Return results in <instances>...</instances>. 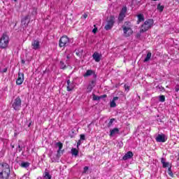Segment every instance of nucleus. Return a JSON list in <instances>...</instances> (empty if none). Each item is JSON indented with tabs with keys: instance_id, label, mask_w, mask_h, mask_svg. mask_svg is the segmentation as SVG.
Returning a JSON list of instances; mask_svg holds the SVG:
<instances>
[{
	"instance_id": "44",
	"label": "nucleus",
	"mask_w": 179,
	"mask_h": 179,
	"mask_svg": "<svg viewBox=\"0 0 179 179\" xmlns=\"http://www.w3.org/2000/svg\"><path fill=\"white\" fill-rule=\"evenodd\" d=\"M76 55H79V53L76 52Z\"/></svg>"
},
{
	"instance_id": "23",
	"label": "nucleus",
	"mask_w": 179,
	"mask_h": 179,
	"mask_svg": "<svg viewBox=\"0 0 179 179\" xmlns=\"http://www.w3.org/2000/svg\"><path fill=\"white\" fill-rule=\"evenodd\" d=\"M71 155L72 156H78V155H79V150H78V149L76 148H72L71 149Z\"/></svg>"
},
{
	"instance_id": "40",
	"label": "nucleus",
	"mask_w": 179,
	"mask_h": 179,
	"mask_svg": "<svg viewBox=\"0 0 179 179\" xmlns=\"http://www.w3.org/2000/svg\"><path fill=\"white\" fill-rule=\"evenodd\" d=\"M92 33H94V34L97 33V28H94V29L92 30Z\"/></svg>"
},
{
	"instance_id": "35",
	"label": "nucleus",
	"mask_w": 179,
	"mask_h": 179,
	"mask_svg": "<svg viewBox=\"0 0 179 179\" xmlns=\"http://www.w3.org/2000/svg\"><path fill=\"white\" fill-rule=\"evenodd\" d=\"M89 170V166H85L83 169V173H86L87 172V171Z\"/></svg>"
},
{
	"instance_id": "13",
	"label": "nucleus",
	"mask_w": 179,
	"mask_h": 179,
	"mask_svg": "<svg viewBox=\"0 0 179 179\" xmlns=\"http://www.w3.org/2000/svg\"><path fill=\"white\" fill-rule=\"evenodd\" d=\"M29 15L25 16L22 20V26L23 28L24 27H27V26H29Z\"/></svg>"
},
{
	"instance_id": "34",
	"label": "nucleus",
	"mask_w": 179,
	"mask_h": 179,
	"mask_svg": "<svg viewBox=\"0 0 179 179\" xmlns=\"http://www.w3.org/2000/svg\"><path fill=\"white\" fill-rule=\"evenodd\" d=\"M115 119H110L108 124V127H110L113 125V122H114Z\"/></svg>"
},
{
	"instance_id": "26",
	"label": "nucleus",
	"mask_w": 179,
	"mask_h": 179,
	"mask_svg": "<svg viewBox=\"0 0 179 179\" xmlns=\"http://www.w3.org/2000/svg\"><path fill=\"white\" fill-rule=\"evenodd\" d=\"M30 166V163L29 162H22L21 163V167H23L24 169H27Z\"/></svg>"
},
{
	"instance_id": "48",
	"label": "nucleus",
	"mask_w": 179,
	"mask_h": 179,
	"mask_svg": "<svg viewBox=\"0 0 179 179\" xmlns=\"http://www.w3.org/2000/svg\"><path fill=\"white\" fill-rule=\"evenodd\" d=\"M152 1H157V0H152Z\"/></svg>"
},
{
	"instance_id": "12",
	"label": "nucleus",
	"mask_w": 179,
	"mask_h": 179,
	"mask_svg": "<svg viewBox=\"0 0 179 179\" xmlns=\"http://www.w3.org/2000/svg\"><path fill=\"white\" fill-rule=\"evenodd\" d=\"M101 54L95 52L93 55H92V58L93 59L95 60V62H100V61L101 60Z\"/></svg>"
},
{
	"instance_id": "30",
	"label": "nucleus",
	"mask_w": 179,
	"mask_h": 179,
	"mask_svg": "<svg viewBox=\"0 0 179 179\" xmlns=\"http://www.w3.org/2000/svg\"><path fill=\"white\" fill-rule=\"evenodd\" d=\"M120 13H121L122 15H126V14H127V6H124V7L122 8V10H121V11H120Z\"/></svg>"
},
{
	"instance_id": "17",
	"label": "nucleus",
	"mask_w": 179,
	"mask_h": 179,
	"mask_svg": "<svg viewBox=\"0 0 179 179\" xmlns=\"http://www.w3.org/2000/svg\"><path fill=\"white\" fill-rule=\"evenodd\" d=\"M161 163H162V167L164 169H166V167H169V166L170 164L169 162H166V159H164V158L161 159Z\"/></svg>"
},
{
	"instance_id": "25",
	"label": "nucleus",
	"mask_w": 179,
	"mask_h": 179,
	"mask_svg": "<svg viewBox=\"0 0 179 179\" xmlns=\"http://www.w3.org/2000/svg\"><path fill=\"white\" fill-rule=\"evenodd\" d=\"M91 75H93L92 70H87L83 76L84 78H88V76H91Z\"/></svg>"
},
{
	"instance_id": "37",
	"label": "nucleus",
	"mask_w": 179,
	"mask_h": 179,
	"mask_svg": "<svg viewBox=\"0 0 179 179\" xmlns=\"http://www.w3.org/2000/svg\"><path fill=\"white\" fill-rule=\"evenodd\" d=\"M86 138H85V134H81L80 135V140L81 141H85Z\"/></svg>"
},
{
	"instance_id": "21",
	"label": "nucleus",
	"mask_w": 179,
	"mask_h": 179,
	"mask_svg": "<svg viewBox=\"0 0 179 179\" xmlns=\"http://www.w3.org/2000/svg\"><path fill=\"white\" fill-rule=\"evenodd\" d=\"M143 20H145V17L143 16V15L142 14H139L138 15V24H139V23H141V22H143Z\"/></svg>"
},
{
	"instance_id": "41",
	"label": "nucleus",
	"mask_w": 179,
	"mask_h": 179,
	"mask_svg": "<svg viewBox=\"0 0 179 179\" xmlns=\"http://www.w3.org/2000/svg\"><path fill=\"white\" fill-rule=\"evenodd\" d=\"M71 54L67 55H66L67 59H71Z\"/></svg>"
},
{
	"instance_id": "16",
	"label": "nucleus",
	"mask_w": 179,
	"mask_h": 179,
	"mask_svg": "<svg viewBox=\"0 0 179 179\" xmlns=\"http://www.w3.org/2000/svg\"><path fill=\"white\" fill-rule=\"evenodd\" d=\"M120 129L118 128H114L110 131V136H114V135L119 134Z\"/></svg>"
},
{
	"instance_id": "36",
	"label": "nucleus",
	"mask_w": 179,
	"mask_h": 179,
	"mask_svg": "<svg viewBox=\"0 0 179 179\" xmlns=\"http://www.w3.org/2000/svg\"><path fill=\"white\" fill-rule=\"evenodd\" d=\"M60 65H61V69H65V64H64V62H60Z\"/></svg>"
},
{
	"instance_id": "20",
	"label": "nucleus",
	"mask_w": 179,
	"mask_h": 179,
	"mask_svg": "<svg viewBox=\"0 0 179 179\" xmlns=\"http://www.w3.org/2000/svg\"><path fill=\"white\" fill-rule=\"evenodd\" d=\"M103 97H107V95L99 96H96V94H93L92 99L94 101H97L100 100V99H103Z\"/></svg>"
},
{
	"instance_id": "6",
	"label": "nucleus",
	"mask_w": 179,
	"mask_h": 179,
	"mask_svg": "<svg viewBox=\"0 0 179 179\" xmlns=\"http://www.w3.org/2000/svg\"><path fill=\"white\" fill-rule=\"evenodd\" d=\"M69 43V38H68V36H63L59 40V45L60 48L66 47V45H68Z\"/></svg>"
},
{
	"instance_id": "38",
	"label": "nucleus",
	"mask_w": 179,
	"mask_h": 179,
	"mask_svg": "<svg viewBox=\"0 0 179 179\" xmlns=\"http://www.w3.org/2000/svg\"><path fill=\"white\" fill-rule=\"evenodd\" d=\"M33 15H37V8H34Z\"/></svg>"
},
{
	"instance_id": "15",
	"label": "nucleus",
	"mask_w": 179,
	"mask_h": 179,
	"mask_svg": "<svg viewBox=\"0 0 179 179\" xmlns=\"http://www.w3.org/2000/svg\"><path fill=\"white\" fill-rule=\"evenodd\" d=\"M117 100H118V96H115L113 97V100L110 101V107L111 108H114L115 107H117V103H115V101H117Z\"/></svg>"
},
{
	"instance_id": "2",
	"label": "nucleus",
	"mask_w": 179,
	"mask_h": 179,
	"mask_svg": "<svg viewBox=\"0 0 179 179\" xmlns=\"http://www.w3.org/2000/svg\"><path fill=\"white\" fill-rule=\"evenodd\" d=\"M122 29L124 37H129V36H131L132 33H134V31H132V25L129 22H124L122 26Z\"/></svg>"
},
{
	"instance_id": "5",
	"label": "nucleus",
	"mask_w": 179,
	"mask_h": 179,
	"mask_svg": "<svg viewBox=\"0 0 179 179\" xmlns=\"http://www.w3.org/2000/svg\"><path fill=\"white\" fill-rule=\"evenodd\" d=\"M12 107L15 111H19V110L22 108V99L20 96H17L12 101Z\"/></svg>"
},
{
	"instance_id": "33",
	"label": "nucleus",
	"mask_w": 179,
	"mask_h": 179,
	"mask_svg": "<svg viewBox=\"0 0 179 179\" xmlns=\"http://www.w3.org/2000/svg\"><path fill=\"white\" fill-rule=\"evenodd\" d=\"M22 149H23V147L21 146L20 145H18V147L17 148V152H22Z\"/></svg>"
},
{
	"instance_id": "43",
	"label": "nucleus",
	"mask_w": 179,
	"mask_h": 179,
	"mask_svg": "<svg viewBox=\"0 0 179 179\" xmlns=\"http://www.w3.org/2000/svg\"><path fill=\"white\" fill-rule=\"evenodd\" d=\"M83 17L84 19H86V18L87 17V14H84V15H83Z\"/></svg>"
},
{
	"instance_id": "32",
	"label": "nucleus",
	"mask_w": 179,
	"mask_h": 179,
	"mask_svg": "<svg viewBox=\"0 0 179 179\" xmlns=\"http://www.w3.org/2000/svg\"><path fill=\"white\" fill-rule=\"evenodd\" d=\"M168 174L171 176L173 177V171H171V166H170L168 169Z\"/></svg>"
},
{
	"instance_id": "49",
	"label": "nucleus",
	"mask_w": 179,
	"mask_h": 179,
	"mask_svg": "<svg viewBox=\"0 0 179 179\" xmlns=\"http://www.w3.org/2000/svg\"><path fill=\"white\" fill-rule=\"evenodd\" d=\"M176 90H179V89H176Z\"/></svg>"
},
{
	"instance_id": "45",
	"label": "nucleus",
	"mask_w": 179,
	"mask_h": 179,
	"mask_svg": "<svg viewBox=\"0 0 179 179\" xmlns=\"http://www.w3.org/2000/svg\"><path fill=\"white\" fill-rule=\"evenodd\" d=\"M22 64H24V61H23V60H22Z\"/></svg>"
},
{
	"instance_id": "39",
	"label": "nucleus",
	"mask_w": 179,
	"mask_h": 179,
	"mask_svg": "<svg viewBox=\"0 0 179 179\" xmlns=\"http://www.w3.org/2000/svg\"><path fill=\"white\" fill-rule=\"evenodd\" d=\"M82 143H80V141H79L78 143H77V149H79V146H80V144Z\"/></svg>"
},
{
	"instance_id": "22",
	"label": "nucleus",
	"mask_w": 179,
	"mask_h": 179,
	"mask_svg": "<svg viewBox=\"0 0 179 179\" xmlns=\"http://www.w3.org/2000/svg\"><path fill=\"white\" fill-rule=\"evenodd\" d=\"M150 58H152V52H148L147 53L146 57L144 59V62H148L150 61Z\"/></svg>"
},
{
	"instance_id": "8",
	"label": "nucleus",
	"mask_w": 179,
	"mask_h": 179,
	"mask_svg": "<svg viewBox=\"0 0 179 179\" xmlns=\"http://www.w3.org/2000/svg\"><path fill=\"white\" fill-rule=\"evenodd\" d=\"M59 157H61V152H57V154L50 155V160L52 163H57L59 162Z\"/></svg>"
},
{
	"instance_id": "42",
	"label": "nucleus",
	"mask_w": 179,
	"mask_h": 179,
	"mask_svg": "<svg viewBox=\"0 0 179 179\" xmlns=\"http://www.w3.org/2000/svg\"><path fill=\"white\" fill-rule=\"evenodd\" d=\"M125 90H129V87L127 85H124Z\"/></svg>"
},
{
	"instance_id": "19",
	"label": "nucleus",
	"mask_w": 179,
	"mask_h": 179,
	"mask_svg": "<svg viewBox=\"0 0 179 179\" xmlns=\"http://www.w3.org/2000/svg\"><path fill=\"white\" fill-rule=\"evenodd\" d=\"M95 86H96V81L92 80L88 85L87 90H92V89H93V87H94Z\"/></svg>"
},
{
	"instance_id": "28",
	"label": "nucleus",
	"mask_w": 179,
	"mask_h": 179,
	"mask_svg": "<svg viewBox=\"0 0 179 179\" xmlns=\"http://www.w3.org/2000/svg\"><path fill=\"white\" fill-rule=\"evenodd\" d=\"M159 101H161V103H164V101H166V97L164 95H161L159 96Z\"/></svg>"
},
{
	"instance_id": "9",
	"label": "nucleus",
	"mask_w": 179,
	"mask_h": 179,
	"mask_svg": "<svg viewBox=\"0 0 179 179\" xmlns=\"http://www.w3.org/2000/svg\"><path fill=\"white\" fill-rule=\"evenodd\" d=\"M114 26V17H110L108 20L107 24L105 26V30H111Z\"/></svg>"
},
{
	"instance_id": "29",
	"label": "nucleus",
	"mask_w": 179,
	"mask_h": 179,
	"mask_svg": "<svg viewBox=\"0 0 179 179\" xmlns=\"http://www.w3.org/2000/svg\"><path fill=\"white\" fill-rule=\"evenodd\" d=\"M44 179H51V175H50V173L45 172Z\"/></svg>"
},
{
	"instance_id": "3",
	"label": "nucleus",
	"mask_w": 179,
	"mask_h": 179,
	"mask_svg": "<svg viewBox=\"0 0 179 179\" xmlns=\"http://www.w3.org/2000/svg\"><path fill=\"white\" fill-rule=\"evenodd\" d=\"M8 45H9V36L3 34L0 38V48L5 50V48H8Z\"/></svg>"
},
{
	"instance_id": "11",
	"label": "nucleus",
	"mask_w": 179,
	"mask_h": 179,
	"mask_svg": "<svg viewBox=\"0 0 179 179\" xmlns=\"http://www.w3.org/2000/svg\"><path fill=\"white\" fill-rule=\"evenodd\" d=\"M31 46L33 50H40V41H38V39L33 41Z\"/></svg>"
},
{
	"instance_id": "4",
	"label": "nucleus",
	"mask_w": 179,
	"mask_h": 179,
	"mask_svg": "<svg viewBox=\"0 0 179 179\" xmlns=\"http://www.w3.org/2000/svg\"><path fill=\"white\" fill-rule=\"evenodd\" d=\"M153 26V20L148 19L143 24L141 25L140 29V33H145V31H148L149 29H150Z\"/></svg>"
},
{
	"instance_id": "10",
	"label": "nucleus",
	"mask_w": 179,
	"mask_h": 179,
	"mask_svg": "<svg viewBox=\"0 0 179 179\" xmlns=\"http://www.w3.org/2000/svg\"><path fill=\"white\" fill-rule=\"evenodd\" d=\"M24 81V74L23 73H18V78L16 80L17 85H22Z\"/></svg>"
},
{
	"instance_id": "47",
	"label": "nucleus",
	"mask_w": 179,
	"mask_h": 179,
	"mask_svg": "<svg viewBox=\"0 0 179 179\" xmlns=\"http://www.w3.org/2000/svg\"><path fill=\"white\" fill-rule=\"evenodd\" d=\"M6 71H7V69H5V70H4V72H6Z\"/></svg>"
},
{
	"instance_id": "14",
	"label": "nucleus",
	"mask_w": 179,
	"mask_h": 179,
	"mask_svg": "<svg viewBox=\"0 0 179 179\" xmlns=\"http://www.w3.org/2000/svg\"><path fill=\"white\" fill-rule=\"evenodd\" d=\"M134 157V153L132 152L129 151L123 156V160H128L129 159H131Z\"/></svg>"
},
{
	"instance_id": "24",
	"label": "nucleus",
	"mask_w": 179,
	"mask_h": 179,
	"mask_svg": "<svg viewBox=\"0 0 179 179\" xmlns=\"http://www.w3.org/2000/svg\"><path fill=\"white\" fill-rule=\"evenodd\" d=\"M73 89V84L69 80H67V90H72Z\"/></svg>"
},
{
	"instance_id": "1",
	"label": "nucleus",
	"mask_w": 179,
	"mask_h": 179,
	"mask_svg": "<svg viewBox=\"0 0 179 179\" xmlns=\"http://www.w3.org/2000/svg\"><path fill=\"white\" fill-rule=\"evenodd\" d=\"M0 179H9L10 176V166L7 163L3 162L0 165Z\"/></svg>"
},
{
	"instance_id": "31",
	"label": "nucleus",
	"mask_w": 179,
	"mask_h": 179,
	"mask_svg": "<svg viewBox=\"0 0 179 179\" xmlns=\"http://www.w3.org/2000/svg\"><path fill=\"white\" fill-rule=\"evenodd\" d=\"M157 9H158V10H159V12H163V9H164V6H163L160 4H158Z\"/></svg>"
},
{
	"instance_id": "18",
	"label": "nucleus",
	"mask_w": 179,
	"mask_h": 179,
	"mask_svg": "<svg viewBox=\"0 0 179 179\" xmlns=\"http://www.w3.org/2000/svg\"><path fill=\"white\" fill-rule=\"evenodd\" d=\"M56 146L59 148L57 152L59 153H62V148L64 147V145H62V143L58 142L56 143Z\"/></svg>"
},
{
	"instance_id": "7",
	"label": "nucleus",
	"mask_w": 179,
	"mask_h": 179,
	"mask_svg": "<svg viewBox=\"0 0 179 179\" xmlns=\"http://www.w3.org/2000/svg\"><path fill=\"white\" fill-rule=\"evenodd\" d=\"M155 141L157 142L164 143V142H166L167 141V136L164 134H158L155 138Z\"/></svg>"
},
{
	"instance_id": "27",
	"label": "nucleus",
	"mask_w": 179,
	"mask_h": 179,
	"mask_svg": "<svg viewBox=\"0 0 179 179\" xmlns=\"http://www.w3.org/2000/svg\"><path fill=\"white\" fill-rule=\"evenodd\" d=\"M124 17H125V15L124 14L120 13L119 17H118V20L120 22H122V20H124Z\"/></svg>"
},
{
	"instance_id": "46",
	"label": "nucleus",
	"mask_w": 179,
	"mask_h": 179,
	"mask_svg": "<svg viewBox=\"0 0 179 179\" xmlns=\"http://www.w3.org/2000/svg\"><path fill=\"white\" fill-rule=\"evenodd\" d=\"M24 152H22V155L23 156L24 155Z\"/></svg>"
}]
</instances>
